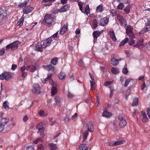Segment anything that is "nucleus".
Masks as SVG:
<instances>
[{"instance_id":"e2e57ef3","label":"nucleus","mask_w":150,"mask_h":150,"mask_svg":"<svg viewBox=\"0 0 150 150\" xmlns=\"http://www.w3.org/2000/svg\"><path fill=\"white\" fill-rule=\"evenodd\" d=\"M79 65L81 67H83L84 66V62L82 59H81L79 63Z\"/></svg>"},{"instance_id":"39448f33","label":"nucleus","mask_w":150,"mask_h":150,"mask_svg":"<svg viewBox=\"0 0 150 150\" xmlns=\"http://www.w3.org/2000/svg\"><path fill=\"white\" fill-rule=\"evenodd\" d=\"M53 18L51 15L46 14L45 16L44 20L48 26L53 22Z\"/></svg>"},{"instance_id":"1a4fd4ad","label":"nucleus","mask_w":150,"mask_h":150,"mask_svg":"<svg viewBox=\"0 0 150 150\" xmlns=\"http://www.w3.org/2000/svg\"><path fill=\"white\" fill-rule=\"evenodd\" d=\"M33 9V7L30 6H25L23 10V13L24 15V14H27L28 13Z\"/></svg>"},{"instance_id":"9d476101","label":"nucleus","mask_w":150,"mask_h":150,"mask_svg":"<svg viewBox=\"0 0 150 150\" xmlns=\"http://www.w3.org/2000/svg\"><path fill=\"white\" fill-rule=\"evenodd\" d=\"M108 20V19L106 17H105L103 19H101L100 21L99 25H100L104 26L107 24Z\"/></svg>"},{"instance_id":"2eb2a0df","label":"nucleus","mask_w":150,"mask_h":150,"mask_svg":"<svg viewBox=\"0 0 150 150\" xmlns=\"http://www.w3.org/2000/svg\"><path fill=\"white\" fill-rule=\"evenodd\" d=\"M69 5L68 4H67L63 6L62 8L59 10V11L61 12H64L66 11L69 9Z\"/></svg>"},{"instance_id":"4be33fe9","label":"nucleus","mask_w":150,"mask_h":150,"mask_svg":"<svg viewBox=\"0 0 150 150\" xmlns=\"http://www.w3.org/2000/svg\"><path fill=\"white\" fill-rule=\"evenodd\" d=\"M24 14H23L22 17L19 19L17 23V25L19 27H21L23 25L24 20Z\"/></svg>"},{"instance_id":"6ab92c4d","label":"nucleus","mask_w":150,"mask_h":150,"mask_svg":"<svg viewBox=\"0 0 150 150\" xmlns=\"http://www.w3.org/2000/svg\"><path fill=\"white\" fill-rule=\"evenodd\" d=\"M42 4L45 6H49L52 5V3L50 2V0H43Z\"/></svg>"},{"instance_id":"dca6fc26","label":"nucleus","mask_w":150,"mask_h":150,"mask_svg":"<svg viewBox=\"0 0 150 150\" xmlns=\"http://www.w3.org/2000/svg\"><path fill=\"white\" fill-rule=\"evenodd\" d=\"M30 70L31 72H33L36 70V67L35 66L30 65L26 67V70Z\"/></svg>"},{"instance_id":"49530a36","label":"nucleus","mask_w":150,"mask_h":150,"mask_svg":"<svg viewBox=\"0 0 150 150\" xmlns=\"http://www.w3.org/2000/svg\"><path fill=\"white\" fill-rule=\"evenodd\" d=\"M47 68L49 71H53L54 69V67L50 64L47 65Z\"/></svg>"},{"instance_id":"f257e3e1","label":"nucleus","mask_w":150,"mask_h":150,"mask_svg":"<svg viewBox=\"0 0 150 150\" xmlns=\"http://www.w3.org/2000/svg\"><path fill=\"white\" fill-rule=\"evenodd\" d=\"M118 119L119 120V124L117 122H115L113 123L114 127L117 128L118 125L120 128H123L125 127L127 125V122L125 120L123 119V116L121 115L118 116Z\"/></svg>"},{"instance_id":"ddd939ff","label":"nucleus","mask_w":150,"mask_h":150,"mask_svg":"<svg viewBox=\"0 0 150 150\" xmlns=\"http://www.w3.org/2000/svg\"><path fill=\"white\" fill-rule=\"evenodd\" d=\"M87 129L86 127V129L88 130L89 132H90L93 131V125L92 122H89L87 125Z\"/></svg>"},{"instance_id":"f3484780","label":"nucleus","mask_w":150,"mask_h":150,"mask_svg":"<svg viewBox=\"0 0 150 150\" xmlns=\"http://www.w3.org/2000/svg\"><path fill=\"white\" fill-rule=\"evenodd\" d=\"M120 60V59L118 60L114 57H112L111 59V63L113 66H117L119 64L118 61Z\"/></svg>"},{"instance_id":"9b49d317","label":"nucleus","mask_w":150,"mask_h":150,"mask_svg":"<svg viewBox=\"0 0 150 150\" xmlns=\"http://www.w3.org/2000/svg\"><path fill=\"white\" fill-rule=\"evenodd\" d=\"M117 19L122 26H125L126 24V20L123 17L120 16H117Z\"/></svg>"},{"instance_id":"2f4dec72","label":"nucleus","mask_w":150,"mask_h":150,"mask_svg":"<svg viewBox=\"0 0 150 150\" xmlns=\"http://www.w3.org/2000/svg\"><path fill=\"white\" fill-rule=\"evenodd\" d=\"M131 8V6L129 5H128L124 9V11L125 13L127 14L129 13L130 12V9Z\"/></svg>"},{"instance_id":"393cba45","label":"nucleus","mask_w":150,"mask_h":150,"mask_svg":"<svg viewBox=\"0 0 150 150\" xmlns=\"http://www.w3.org/2000/svg\"><path fill=\"white\" fill-rule=\"evenodd\" d=\"M9 121V120L6 118H3L0 120V124L4 126Z\"/></svg>"},{"instance_id":"37998d69","label":"nucleus","mask_w":150,"mask_h":150,"mask_svg":"<svg viewBox=\"0 0 150 150\" xmlns=\"http://www.w3.org/2000/svg\"><path fill=\"white\" fill-rule=\"evenodd\" d=\"M43 141V139L40 138H37L35 140L33 141V143L35 144H38L39 142H42Z\"/></svg>"},{"instance_id":"c85d7f7f","label":"nucleus","mask_w":150,"mask_h":150,"mask_svg":"<svg viewBox=\"0 0 150 150\" xmlns=\"http://www.w3.org/2000/svg\"><path fill=\"white\" fill-rule=\"evenodd\" d=\"M112 115V113L106 111H104L102 113V116L106 117H110Z\"/></svg>"},{"instance_id":"5701e85b","label":"nucleus","mask_w":150,"mask_h":150,"mask_svg":"<svg viewBox=\"0 0 150 150\" xmlns=\"http://www.w3.org/2000/svg\"><path fill=\"white\" fill-rule=\"evenodd\" d=\"M38 131L37 132V134H40V135L41 137L43 138L44 137L45 135H44V127H41V129H38Z\"/></svg>"},{"instance_id":"338daca9","label":"nucleus","mask_w":150,"mask_h":150,"mask_svg":"<svg viewBox=\"0 0 150 150\" xmlns=\"http://www.w3.org/2000/svg\"><path fill=\"white\" fill-rule=\"evenodd\" d=\"M146 112L149 118L150 119V108H149L147 110Z\"/></svg>"},{"instance_id":"58836bf2","label":"nucleus","mask_w":150,"mask_h":150,"mask_svg":"<svg viewBox=\"0 0 150 150\" xmlns=\"http://www.w3.org/2000/svg\"><path fill=\"white\" fill-rule=\"evenodd\" d=\"M90 11V8L89 6L88 5H87L86 6L85 11L83 12L85 13L87 15H88V14L89 13Z\"/></svg>"},{"instance_id":"13d9d810","label":"nucleus","mask_w":150,"mask_h":150,"mask_svg":"<svg viewBox=\"0 0 150 150\" xmlns=\"http://www.w3.org/2000/svg\"><path fill=\"white\" fill-rule=\"evenodd\" d=\"M110 93L109 94V96L111 98L112 96V95L113 93V92L115 90L113 88H110Z\"/></svg>"},{"instance_id":"aec40b11","label":"nucleus","mask_w":150,"mask_h":150,"mask_svg":"<svg viewBox=\"0 0 150 150\" xmlns=\"http://www.w3.org/2000/svg\"><path fill=\"white\" fill-rule=\"evenodd\" d=\"M90 77L91 79V80H90V82L91 83V87H93L95 85V81L94 80V77L93 74L89 73Z\"/></svg>"},{"instance_id":"4c0bfd02","label":"nucleus","mask_w":150,"mask_h":150,"mask_svg":"<svg viewBox=\"0 0 150 150\" xmlns=\"http://www.w3.org/2000/svg\"><path fill=\"white\" fill-rule=\"evenodd\" d=\"M103 6L101 5H100L97 7L96 11L97 12H101L103 11Z\"/></svg>"},{"instance_id":"f8f14e48","label":"nucleus","mask_w":150,"mask_h":150,"mask_svg":"<svg viewBox=\"0 0 150 150\" xmlns=\"http://www.w3.org/2000/svg\"><path fill=\"white\" fill-rule=\"evenodd\" d=\"M125 142V140H122L116 141L114 143H109V145L112 146H118L119 145L123 144L124 142Z\"/></svg>"},{"instance_id":"5fc2aeb1","label":"nucleus","mask_w":150,"mask_h":150,"mask_svg":"<svg viewBox=\"0 0 150 150\" xmlns=\"http://www.w3.org/2000/svg\"><path fill=\"white\" fill-rule=\"evenodd\" d=\"M110 14L112 16H115L116 15V12L115 10L114 9H111L110 10Z\"/></svg>"},{"instance_id":"8fccbe9b","label":"nucleus","mask_w":150,"mask_h":150,"mask_svg":"<svg viewBox=\"0 0 150 150\" xmlns=\"http://www.w3.org/2000/svg\"><path fill=\"white\" fill-rule=\"evenodd\" d=\"M78 5L79 6L80 10L83 13L82 8L83 5V3L81 2H79L78 3Z\"/></svg>"},{"instance_id":"7c9ffc66","label":"nucleus","mask_w":150,"mask_h":150,"mask_svg":"<svg viewBox=\"0 0 150 150\" xmlns=\"http://www.w3.org/2000/svg\"><path fill=\"white\" fill-rule=\"evenodd\" d=\"M138 98H134L132 103V106H137L138 105Z\"/></svg>"},{"instance_id":"de8ad7c7","label":"nucleus","mask_w":150,"mask_h":150,"mask_svg":"<svg viewBox=\"0 0 150 150\" xmlns=\"http://www.w3.org/2000/svg\"><path fill=\"white\" fill-rule=\"evenodd\" d=\"M27 5V1H25L24 2L20 3L19 4V6L21 8H23Z\"/></svg>"},{"instance_id":"a18cd8bd","label":"nucleus","mask_w":150,"mask_h":150,"mask_svg":"<svg viewBox=\"0 0 150 150\" xmlns=\"http://www.w3.org/2000/svg\"><path fill=\"white\" fill-rule=\"evenodd\" d=\"M130 38V40L128 42L129 44L130 45H132L135 43V41L133 39L134 38Z\"/></svg>"},{"instance_id":"0e129e2a","label":"nucleus","mask_w":150,"mask_h":150,"mask_svg":"<svg viewBox=\"0 0 150 150\" xmlns=\"http://www.w3.org/2000/svg\"><path fill=\"white\" fill-rule=\"evenodd\" d=\"M113 83L112 81H106L104 83V85L106 86L112 84Z\"/></svg>"},{"instance_id":"f704fd0d","label":"nucleus","mask_w":150,"mask_h":150,"mask_svg":"<svg viewBox=\"0 0 150 150\" xmlns=\"http://www.w3.org/2000/svg\"><path fill=\"white\" fill-rule=\"evenodd\" d=\"M79 150H87V146L85 144H81L79 147Z\"/></svg>"},{"instance_id":"bb28decb","label":"nucleus","mask_w":150,"mask_h":150,"mask_svg":"<svg viewBox=\"0 0 150 150\" xmlns=\"http://www.w3.org/2000/svg\"><path fill=\"white\" fill-rule=\"evenodd\" d=\"M50 150H57V148L56 145L54 143H50L48 144Z\"/></svg>"},{"instance_id":"b1692460","label":"nucleus","mask_w":150,"mask_h":150,"mask_svg":"<svg viewBox=\"0 0 150 150\" xmlns=\"http://www.w3.org/2000/svg\"><path fill=\"white\" fill-rule=\"evenodd\" d=\"M100 34V32H99L97 30L94 31L93 33V35L94 40H96Z\"/></svg>"},{"instance_id":"473e14b6","label":"nucleus","mask_w":150,"mask_h":150,"mask_svg":"<svg viewBox=\"0 0 150 150\" xmlns=\"http://www.w3.org/2000/svg\"><path fill=\"white\" fill-rule=\"evenodd\" d=\"M128 40L129 39L128 38H126L120 43L119 46H124L128 42Z\"/></svg>"},{"instance_id":"a211bd4d","label":"nucleus","mask_w":150,"mask_h":150,"mask_svg":"<svg viewBox=\"0 0 150 150\" xmlns=\"http://www.w3.org/2000/svg\"><path fill=\"white\" fill-rule=\"evenodd\" d=\"M142 121L143 122H147L148 121V119L145 113L144 112H142Z\"/></svg>"},{"instance_id":"680f3d73","label":"nucleus","mask_w":150,"mask_h":150,"mask_svg":"<svg viewBox=\"0 0 150 150\" xmlns=\"http://www.w3.org/2000/svg\"><path fill=\"white\" fill-rule=\"evenodd\" d=\"M51 11L52 13L56 14H57L59 11V10H58V9H53Z\"/></svg>"},{"instance_id":"774afa93","label":"nucleus","mask_w":150,"mask_h":150,"mask_svg":"<svg viewBox=\"0 0 150 150\" xmlns=\"http://www.w3.org/2000/svg\"><path fill=\"white\" fill-rule=\"evenodd\" d=\"M146 48L148 50H150V42L146 45Z\"/></svg>"},{"instance_id":"3c124183","label":"nucleus","mask_w":150,"mask_h":150,"mask_svg":"<svg viewBox=\"0 0 150 150\" xmlns=\"http://www.w3.org/2000/svg\"><path fill=\"white\" fill-rule=\"evenodd\" d=\"M148 28L146 27L144 28L139 33V34H142L145 32H146L148 30Z\"/></svg>"},{"instance_id":"e433bc0d","label":"nucleus","mask_w":150,"mask_h":150,"mask_svg":"<svg viewBox=\"0 0 150 150\" xmlns=\"http://www.w3.org/2000/svg\"><path fill=\"white\" fill-rule=\"evenodd\" d=\"M58 61V58L57 57H55L52 59L51 60V63L54 65H56L57 64Z\"/></svg>"},{"instance_id":"6e6d98bb","label":"nucleus","mask_w":150,"mask_h":150,"mask_svg":"<svg viewBox=\"0 0 150 150\" xmlns=\"http://www.w3.org/2000/svg\"><path fill=\"white\" fill-rule=\"evenodd\" d=\"M58 33V32H56L50 38H51L53 40H55L57 38V37Z\"/></svg>"},{"instance_id":"20e7f679","label":"nucleus","mask_w":150,"mask_h":150,"mask_svg":"<svg viewBox=\"0 0 150 150\" xmlns=\"http://www.w3.org/2000/svg\"><path fill=\"white\" fill-rule=\"evenodd\" d=\"M125 29L126 30V33L129 38H135L132 32L133 29V26L128 25L126 26Z\"/></svg>"},{"instance_id":"c03bdc74","label":"nucleus","mask_w":150,"mask_h":150,"mask_svg":"<svg viewBox=\"0 0 150 150\" xmlns=\"http://www.w3.org/2000/svg\"><path fill=\"white\" fill-rule=\"evenodd\" d=\"M7 16V13H6V10H4L3 11V12L2 13H0V18L1 17L3 18Z\"/></svg>"},{"instance_id":"423d86ee","label":"nucleus","mask_w":150,"mask_h":150,"mask_svg":"<svg viewBox=\"0 0 150 150\" xmlns=\"http://www.w3.org/2000/svg\"><path fill=\"white\" fill-rule=\"evenodd\" d=\"M52 41L53 40H52L51 38H48L43 42H40V44L42 45L43 48H45L46 47L49 46Z\"/></svg>"},{"instance_id":"f03ea898","label":"nucleus","mask_w":150,"mask_h":150,"mask_svg":"<svg viewBox=\"0 0 150 150\" xmlns=\"http://www.w3.org/2000/svg\"><path fill=\"white\" fill-rule=\"evenodd\" d=\"M12 78L11 73L8 72H4L0 74V79L5 80L6 81L10 80Z\"/></svg>"},{"instance_id":"bf43d9fd","label":"nucleus","mask_w":150,"mask_h":150,"mask_svg":"<svg viewBox=\"0 0 150 150\" xmlns=\"http://www.w3.org/2000/svg\"><path fill=\"white\" fill-rule=\"evenodd\" d=\"M41 127H43V126L42 123L40 122L37 125L36 128L37 129H41Z\"/></svg>"},{"instance_id":"412c9836","label":"nucleus","mask_w":150,"mask_h":150,"mask_svg":"<svg viewBox=\"0 0 150 150\" xmlns=\"http://www.w3.org/2000/svg\"><path fill=\"white\" fill-rule=\"evenodd\" d=\"M55 101L56 102V105L57 107H59L60 105L61 98L58 96H56L55 98Z\"/></svg>"},{"instance_id":"0eeeda50","label":"nucleus","mask_w":150,"mask_h":150,"mask_svg":"<svg viewBox=\"0 0 150 150\" xmlns=\"http://www.w3.org/2000/svg\"><path fill=\"white\" fill-rule=\"evenodd\" d=\"M32 90L33 92L38 93H40L41 88L38 84H34L33 86Z\"/></svg>"},{"instance_id":"7ed1b4c3","label":"nucleus","mask_w":150,"mask_h":150,"mask_svg":"<svg viewBox=\"0 0 150 150\" xmlns=\"http://www.w3.org/2000/svg\"><path fill=\"white\" fill-rule=\"evenodd\" d=\"M20 44L19 41H16L7 45L6 46V48L7 49H11L12 50H14L18 47V45Z\"/></svg>"},{"instance_id":"ea45409f","label":"nucleus","mask_w":150,"mask_h":150,"mask_svg":"<svg viewBox=\"0 0 150 150\" xmlns=\"http://www.w3.org/2000/svg\"><path fill=\"white\" fill-rule=\"evenodd\" d=\"M66 74L65 73L61 72L58 75V77L61 79H63L65 77Z\"/></svg>"},{"instance_id":"a878e982","label":"nucleus","mask_w":150,"mask_h":150,"mask_svg":"<svg viewBox=\"0 0 150 150\" xmlns=\"http://www.w3.org/2000/svg\"><path fill=\"white\" fill-rule=\"evenodd\" d=\"M110 34L112 40L114 41H116L117 39L114 32L113 31L110 30Z\"/></svg>"},{"instance_id":"c9c22d12","label":"nucleus","mask_w":150,"mask_h":150,"mask_svg":"<svg viewBox=\"0 0 150 150\" xmlns=\"http://www.w3.org/2000/svg\"><path fill=\"white\" fill-rule=\"evenodd\" d=\"M57 92V89L56 86H53L51 89V94L52 95H54Z\"/></svg>"},{"instance_id":"cd10ccee","label":"nucleus","mask_w":150,"mask_h":150,"mask_svg":"<svg viewBox=\"0 0 150 150\" xmlns=\"http://www.w3.org/2000/svg\"><path fill=\"white\" fill-rule=\"evenodd\" d=\"M9 103L7 100L4 101L3 103V106L6 110H8L9 109Z\"/></svg>"},{"instance_id":"72a5a7b5","label":"nucleus","mask_w":150,"mask_h":150,"mask_svg":"<svg viewBox=\"0 0 150 150\" xmlns=\"http://www.w3.org/2000/svg\"><path fill=\"white\" fill-rule=\"evenodd\" d=\"M111 72L114 74H117L119 72V69L114 67L111 68Z\"/></svg>"},{"instance_id":"6e6552de","label":"nucleus","mask_w":150,"mask_h":150,"mask_svg":"<svg viewBox=\"0 0 150 150\" xmlns=\"http://www.w3.org/2000/svg\"><path fill=\"white\" fill-rule=\"evenodd\" d=\"M86 126H84L83 127L82 129V134L83 135V139L82 142H83L85 141L86 139H87L89 132L88 130L86 129Z\"/></svg>"},{"instance_id":"864d4df0","label":"nucleus","mask_w":150,"mask_h":150,"mask_svg":"<svg viewBox=\"0 0 150 150\" xmlns=\"http://www.w3.org/2000/svg\"><path fill=\"white\" fill-rule=\"evenodd\" d=\"M39 114L40 116H46L47 115V113H45L42 110H40L39 112Z\"/></svg>"},{"instance_id":"052dcab7","label":"nucleus","mask_w":150,"mask_h":150,"mask_svg":"<svg viewBox=\"0 0 150 150\" xmlns=\"http://www.w3.org/2000/svg\"><path fill=\"white\" fill-rule=\"evenodd\" d=\"M26 150H35L33 146L31 145L27 147Z\"/></svg>"},{"instance_id":"09e8293b","label":"nucleus","mask_w":150,"mask_h":150,"mask_svg":"<svg viewBox=\"0 0 150 150\" xmlns=\"http://www.w3.org/2000/svg\"><path fill=\"white\" fill-rule=\"evenodd\" d=\"M124 7V5L123 3H120L117 6V8L119 10H121Z\"/></svg>"},{"instance_id":"c756f323","label":"nucleus","mask_w":150,"mask_h":150,"mask_svg":"<svg viewBox=\"0 0 150 150\" xmlns=\"http://www.w3.org/2000/svg\"><path fill=\"white\" fill-rule=\"evenodd\" d=\"M43 48L42 45L40 44L37 45L35 46V50L38 51L42 52L43 51Z\"/></svg>"},{"instance_id":"69168bd1","label":"nucleus","mask_w":150,"mask_h":150,"mask_svg":"<svg viewBox=\"0 0 150 150\" xmlns=\"http://www.w3.org/2000/svg\"><path fill=\"white\" fill-rule=\"evenodd\" d=\"M74 96V95L70 92H69L67 94V96L69 98H72Z\"/></svg>"},{"instance_id":"4468645a","label":"nucleus","mask_w":150,"mask_h":150,"mask_svg":"<svg viewBox=\"0 0 150 150\" xmlns=\"http://www.w3.org/2000/svg\"><path fill=\"white\" fill-rule=\"evenodd\" d=\"M68 27V23H65L64 25V26L62 28L60 31V33L62 35H63L67 31Z\"/></svg>"},{"instance_id":"603ef678","label":"nucleus","mask_w":150,"mask_h":150,"mask_svg":"<svg viewBox=\"0 0 150 150\" xmlns=\"http://www.w3.org/2000/svg\"><path fill=\"white\" fill-rule=\"evenodd\" d=\"M143 39H140L137 41V43L138 44L139 46H144L143 44Z\"/></svg>"},{"instance_id":"4d7b16f0","label":"nucleus","mask_w":150,"mask_h":150,"mask_svg":"<svg viewBox=\"0 0 150 150\" xmlns=\"http://www.w3.org/2000/svg\"><path fill=\"white\" fill-rule=\"evenodd\" d=\"M37 150H44V147L42 144H40L37 147Z\"/></svg>"},{"instance_id":"79ce46f5","label":"nucleus","mask_w":150,"mask_h":150,"mask_svg":"<svg viewBox=\"0 0 150 150\" xmlns=\"http://www.w3.org/2000/svg\"><path fill=\"white\" fill-rule=\"evenodd\" d=\"M92 24L93 25V29H95L98 26V24L97 21L96 19H94L93 20Z\"/></svg>"},{"instance_id":"a19ab883","label":"nucleus","mask_w":150,"mask_h":150,"mask_svg":"<svg viewBox=\"0 0 150 150\" xmlns=\"http://www.w3.org/2000/svg\"><path fill=\"white\" fill-rule=\"evenodd\" d=\"M132 80V79H126L125 81V83L124 85L125 87H127L129 84V83Z\"/></svg>"}]
</instances>
